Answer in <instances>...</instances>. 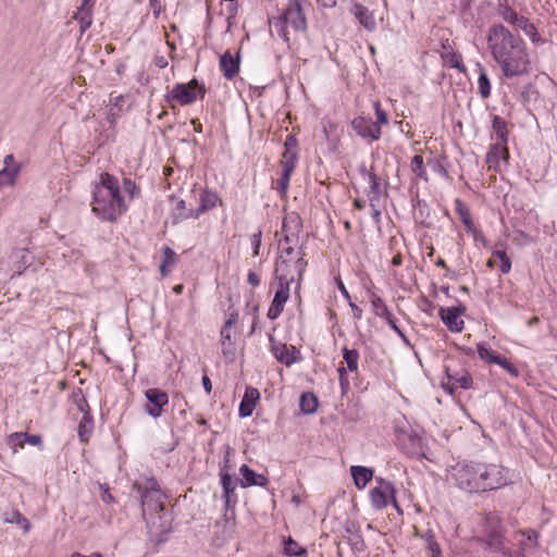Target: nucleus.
<instances>
[{
	"label": "nucleus",
	"instance_id": "1",
	"mask_svg": "<svg viewBox=\"0 0 557 557\" xmlns=\"http://www.w3.org/2000/svg\"><path fill=\"white\" fill-rule=\"evenodd\" d=\"M507 474V469L496 463L458 462L448 470V481L467 493H479L505 486Z\"/></svg>",
	"mask_w": 557,
	"mask_h": 557
},
{
	"label": "nucleus",
	"instance_id": "2",
	"mask_svg": "<svg viewBox=\"0 0 557 557\" xmlns=\"http://www.w3.org/2000/svg\"><path fill=\"white\" fill-rule=\"evenodd\" d=\"M487 40L492 55L506 77L528 73L530 60L527 48L523 41L515 37L504 25H493Z\"/></svg>",
	"mask_w": 557,
	"mask_h": 557
},
{
	"label": "nucleus",
	"instance_id": "3",
	"mask_svg": "<svg viewBox=\"0 0 557 557\" xmlns=\"http://www.w3.org/2000/svg\"><path fill=\"white\" fill-rule=\"evenodd\" d=\"M92 212L103 221L114 222L127 210L121 196L119 181L115 176L103 172L95 185L91 201Z\"/></svg>",
	"mask_w": 557,
	"mask_h": 557
},
{
	"label": "nucleus",
	"instance_id": "4",
	"mask_svg": "<svg viewBox=\"0 0 557 557\" xmlns=\"http://www.w3.org/2000/svg\"><path fill=\"white\" fill-rule=\"evenodd\" d=\"M476 541L493 553L504 549V534L500 518L495 512L481 515L476 529Z\"/></svg>",
	"mask_w": 557,
	"mask_h": 557
},
{
	"label": "nucleus",
	"instance_id": "5",
	"mask_svg": "<svg viewBox=\"0 0 557 557\" xmlns=\"http://www.w3.org/2000/svg\"><path fill=\"white\" fill-rule=\"evenodd\" d=\"M306 24L302 5L289 3L283 15L274 22V27L277 34L285 41H288V28L292 27L295 32H304L306 29Z\"/></svg>",
	"mask_w": 557,
	"mask_h": 557
},
{
	"label": "nucleus",
	"instance_id": "6",
	"mask_svg": "<svg viewBox=\"0 0 557 557\" xmlns=\"http://www.w3.org/2000/svg\"><path fill=\"white\" fill-rule=\"evenodd\" d=\"M139 491L141 496L144 517L146 516L147 511L151 513H158L163 510L164 495L156 481H148L143 490L139 487Z\"/></svg>",
	"mask_w": 557,
	"mask_h": 557
},
{
	"label": "nucleus",
	"instance_id": "7",
	"mask_svg": "<svg viewBox=\"0 0 557 557\" xmlns=\"http://www.w3.org/2000/svg\"><path fill=\"white\" fill-rule=\"evenodd\" d=\"M280 287L276 290L274 298L272 300V304L268 311V317L271 320H275L280 317V314L283 311L284 305L287 301L289 297V284H290V276L287 275V271L285 269V265L283 262L281 263L280 268Z\"/></svg>",
	"mask_w": 557,
	"mask_h": 557
},
{
	"label": "nucleus",
	"instance_id": "8",
	"mask_svg": "<svg viewBox=\"0 0 557 557\" xmlns=\"http://www.w3.org/2000/svg\"><path fill=\"white\" fill-rule=\"evenodd\" d=\"M376 483L377 485L370 492V499L373 507L376 509H382L385 508L389 502H392L397 511H400V508L395 498L396 491L393 483L382 478L376 479Z\"/></svg>",
	"mask_w": 557,
	"mask_h": 557
},
{
	"label": "nucleus",
	"instance_id": "9",
	"mask_svg": "<svg viewBox=\"0 0 557 557\" xmlns=\"http://www.w3.org/2000/svg\"><path fill=\"white\" fill-rule=\"evenodd\" d=\"M145 395L148 401L146 412L153 418H159L163 407L169 403L168 394L159 388H149Z\"/></svg>",
	"mask_w": 557,
	"mask_h": 557
},
{
	"label": "nucleus",
	"instance_id": "10",
	"mask_svg": "<svg viewBox=\"0 0 557 557\" xmlns=\"http://www.w3.org/2000/svg\"><path fill=\"white\" fill-rule=\"evenodd\" d=\"M198 83L196 79L190 81L187 85L176 84L168 96V100H175L181 106H187L196 100V91Z\"/></svg>",
	"mask_w": 557,
	"mask_h": 557
},
{
	"label": "nucleus",
	"instance_id": "11",
	"mask_svg": "<svg viewBox=\"0 0 557 557\" xmlns=\"http://www.w3.org/2000/svg\"><path fill=\"white\" fill-rule=\"evenodd\" d=\"M352 128L362 138H370L371 140H377L381 136L380 126L374 123L371 119L358 116L351 122Z\"/></svg>",
	"mask_w": 557,
	"mask_h": 557
},
{
	"label": "nucleus",
	"instance_id": "12",
	"mask_svg": "<svg viewBox=\"0 0 557 557\" xmlns=\"http://www.w3.org/2000/svg\"><path fill=\"white\" fill-rule=\"evenodd\" d=\"M272 352L274 354L277 361L286 364L287 367L301 360L300 351L295 346L274 343L272 345Z\"/></svg>",
	"mask_w": 557,
	"mask_h": 557
},
{
	"label": "nucleus",
	"instance_id": "13",
	"mask_svg": "<svg viewBox=\"0 0 557 557\" xmlns=\"http://www.w3.org/2000/svg\"><path fill=\"white\" fill-rule=\"evenodd\" d=\"M298 160V143L293 135H288L284 143V152L281 160L282 170H295Z\"/></svg>",
	"mask_w": 557,
	"mask_h": 557
},
{
	"label": "nucleus",
	"instance_id": "14",
	"mask_svg": "<svg viewBox=\"0 0 557 557\" xmlns=\"http://www.w3.org/2000/svg\"><path fill=\"white\" fill-rule=\"evenodd\" d=\"M28 263V251L26 249H16L11 252L9 260L7 262L2 260L0 265L3 268L12 264L10 277H14L15 275H20Z\"/></svg>",
	"mask_w": 557,
	"mask_h": 557
},
{
	"label": "nucleus",
	"instance_id": "15",
	"mask_svg": "<svg viewBox=\"0 0 557 557\" xmlns=\"http://www.w3.org/2000/svg\"><path fill=\"white\" fill-rule=\"evenodd\" d=\"M462 309L458 307L441 308L440 317L444 324L451 332H461L463 329V320L461 319Z\"/></svg>",
	"mask_w": 557,
	"mask_h": 557
},
{
	"label": "nucleus",
	"instance_id": "16",
	"mask_svg": "<svg viewBox=\"0 0 557 557\" xmlns=\"http://www.w3.org/2000/svg\"><path fill=\"white\" fill-rule=\"evenodd\" d=\"M288 243L289 237L285 236L284 243H280V255H283L286 258L295 259L293 264L295 272L298 274H304L307 265V262L304 260V252L300 249L289 246Z\"/></svg>",
	"mask_w": 557,
	"mask_h": 557
},
{
	"label": "nucleus",
	"instance_id": "17",
	"mask_svg": "<svg viewBox=\"0 0 557 557\" xmlns=\"http://www.w3.org/2000/svg\"><path fill=\"white\" fill-rule=\"evenodd\" d=\"M509 158L508 149L506 147L505 141H498L491 146L485 162L488 165V169H494L495 171L499 170L500 162L507 161Z\"/></svg>",
	"mask_w": 557,
	"mask_h": 557
},
{
	"label": "nucleus",
	"instance_id": "18",
	"mask_svg": "<svg viewBox=\"0 0 557 557\" xmlns=\"http://www.w3.org/2000/svg\"><path fill=\"white\" fill-rule=\"evenodd\" d=\"M351 13L367 30L373 32L376 28L373 13L364 5L355 3L351 8Z\"/></svg>",
	"mask_w": 557,
	"mask_h": 557
},
{
	"label": "nucleus",
	"instance_id": "19",
	"mask_svg": "<svg viewBox=\"0 0 557 557\" xmlns=\"http://www.w3.org/2000/svg\"><path fill=\"white\" fill-rule=\"evenodd\" d=\"M472 385V379L471 376L463 372L458 373L456 375L448 374L447 381H443L442 386L445 391H447L449 394H453L454 391L458 387L468 389Z\"/></svg>",
	"mask_w": 557,
	"mask_h": 557
},
{
	"label": "nucleus",
	"instance_id": "20",
	"mask_svg": "<svg viewBox=\"0 0 557 557\" xmlns=\"http://www.w3.org/2000/svg\"><path fill=\"white\" fill-rule=\"evenodd\" d=\"M220 67L227 79L235 77L239 70V57L226 51L220 59Z\"/></svg>",
	"mask_w": 557,
	"mask_h": 557
},
{
	"label": "nucleus",
	"instance_id": "21",
	"mask_svg": "<svg viewBox=\"0 0 557 557\" xmlns=\"http://www.w3.org/2000/svg\"><path fill=\"white\" fill-rule=\"evenodd\" d=\"M239 473L243 476V481H242L243 487L252 486V485L265 486L269 482L267 476L256 473L247 465H243L239 468Z\"/></svg>",
	"mask_w": 557,
	"mask_h": 557
},
{
	"label": "nucleus",
	"instance_id": "22",
	"mask_svg": "<svg viewBox=\"0 0 557 557\" xmlns=\"http://www.w3.org/2000/svg\"><path fill=\"white\" fill-rule=\"evenodd\" d=\"M259 397L260 394L257 388L248 387L239 405V416L244 418L251 416Z\"/></svg>",
	"mask_w": 557,
	"mask_h": 557
},
{
	"label": "nucleus",
	"instance_id": "23",
	"mask_svg": "<svg viewBox=\"0 0 557 557\" xmlns=\"http://www.w3.org/2000/svg\"><path fill=\"white\" fill-rule=\"evenodd\" d=\"M351 475L355 481V484L358 488H363L368 482L372 479L373 472L371 469L361 467V466H352Z\"/></svg>",
	"mask_w": 557,
	"mask_h": 557
},
{
	"label": "nucleus",
	"instance_id": "24",
	"mask_svg": "<svg viewBox=\"0 0 557 557\" xmlns=\"http://www.w3.org/2000/svg\"><path fill=\"white\" fill-rule=\"evenodd\" d=\"M218 200H219V197L215 193L210 191V190H205L200 197V206L195 211V218H198L201 213L213 209L216 206Z\"/></svg>",
	"mask_w": 557,
	"mask_h": 557
},
{
	"label": "nucleus",
	"instance_id": "25",
	"mask_svg": "<svg viewBox=\"0 0 557 557\" xmlns=\"http://www.w3.org/2000/svg\"><path fill=\"white\" fill-rule=\"evenodd\" d=\"M283 262V264L285 265V269L287 271V275H289L292 278H290V283L294 282V281H300L301 280V276L302 274H298L295 272L294 270V262H295V259L293 258H286L285 256L283 255H280L277 260H276V267H275V273H276V277L277 280L280 281V271H278V268L281 265V263Z\"/></svg>",
	"mask_w": 557,
	"mask_h": 557
},
{
	"label": "nucleus",
	"instance_id": "26",
	"mask_svg": "<svg viewBox=\"0 0 557 557\" xmlns=\"http://www.w3.org/2000/svg\"><path fill=\"white\" fill-rule=\"evenodd\" d=\"M91 12L92 5L81 4L75 14V18L78 21L81 25L82 33H84L91 25Z\"/></svg>",
	"mask_w": 557,
	"mask_h": 557
},
{
	"label": "nucleus",
	"instance_id": "27",
	"mask_svg": "<svg viewBox=\"0 0 557 557\" xmlns=\"http://www.w3.org/2000/svg\"><path fill=\"white\" fill-rule=\"evenodd\" d=\"M497 11H498V15L505 22L512 25L513 27H516L519 24L520 20H522V17H523V16L518 15V13L506 3L499 4Z\"/></svg>",
	"mask_w": 557,
	"mask_h": 557
},
{
	"label": "nucleus",
	"instance_id": "28",
	"mask_svg": "<svg viewBox=\"0 0 557 557\" xmlns=\"http://www.w3.org/2000/svg\"><path fill=\"white\" fill-rule=\"evenodd\" d=\"M476 67H478V72H479V78H478L479 94L483 99H486L491 95V83H490L487 74H486L484 67L482 66V64L478 63Z\"/></svg>",
	"mask_w": 557,
	"mask_h": 557
},
{
	"label": "nucleus",
	"instance_id": "29",
	"mask_svg": "<svg viewBox=\"0 0 557 557\" xmlns=\"http://www.w3.org/2000/svg\"><path fill=\"white\" fill-rule=\"evenodd\" d=\"M300 410L306 414H311L317 411L318 398L312 393H304L299 400Z\"/></svg>",
	"mask_w": 557,
	"mask_h": 557
},
{
	"label": "nucleus",
	"instance_id": "30",
	"mask_svg": "<svg viewBox=\"0 0 557 557\" xmlns=\"http://www.w3.org/2000/svg\"><path fill=\"white\" fill-rule=\"evenodd\" d=\"M92 433V419L89 412H85L78 424V436L83 443L88 442Z\"/></svg>",
	"mask_w": 557,
	"mask_h": 557
},
{
	"label": "nucleus",
	"instance_id": "31",
	"mask_svg": "<svg viewBox=\"0 0 557 557\" xmlns=\"http://www.w3.org/2000/svg\"><path fill=\"white\" fill-rule=\"evenodd\" d=\"M20 170V165H14L13 168H3L0 170V187L14 185Z\"/></svg>",
	"mask_w": 557,
	"mask_h": 557
},
{
	"label": "nucleus",
	"instance_id": "32",
	"mask_svg": "<svg viewBox=\"0 0 557 557\" xmlns=\"http://www.w3.org/2000/svg\"><path fill=\"white\" fill-rule=\"evenodd\" d=\"M173 222L178 223L183 220L195 218V211L186 208V203L184 200H178L173 210Z\"/></svg>",
	"mask_w": 557,
	"mask_h": 557
},
{
	"label": "nucleus",
	"instance_id": "33",
	"mask_svg": "<svg viewBox=\"0 0 557 557\" xmlns=\"http://www.w3.org/2000/svg\"><path fill=\"white\" fill-rule=\"evenodd\" d=\"M221 484L223 488V496L225 498V504L228 505L231 502V497L236 488V481L227 473H221Z\"/></svg>",
	"mask_w": 557,
	"mask_h": 557
},
{
	"label": "nucleus",
	"instance_id": "34",
	"mask_svg": "<svg viewBox=\"0 0 557 557\" xmlns=\"http://www.w3.org/2000/svg\"><path fill=\"white\" fill-rule=\"evenodd\" d=\"M233 334L231 330H221V345H222V352L226 357H233L235 347L234 343L232 341Z\"/></svg>",
	"mask_w": 557,
	"mask_h": 557
},
{
	"label": "nucleus",
	"instance_id": "35",
	"mask_svg": "<svg viewBox=\"0 0 557 557\" xmlns=\"http://www.w3.org/2000/svg\"><path fill=\"white\" fill-rule=\"evenodd\" d=\"M176 261V253L170 248L164 247L163 248V260L160 265V272L162 276H166L170 272V268L175 263Z\"/></svg>",
	"mask_w": 557,
	"mask_h": 557
},
{
	"label": "nucleus",
	"instance_id": "36",
	"mask_svg": "<svg viewBox=\"0 0 557 557\" xmlns=\"http://www.w3.org/2000/svg\"><path fill=\"white\" fill-rule=\"evenodd\" d=\"M221 15L225 16V20L231 25V21L235 18L237 13V1L236 0H222L221 3Z\"/></svg>",
	"mask_w": 557,
	"mask_h": 557
},
{
	"label": "nucleus",
	"instance_id": "37",
	"mask_svg": "<svg viewBox=\"0 0 557 557\" xmlns=\"http://www.w3.org/2000/svg\"><path fill=\"white\" fill-rule=\"evenodd\" d=\"M343 358L347 363V369L350 372H355L358 369L359 352L356 349H343Z\"/></svg>",
	"mask_w": 557,
	"mask_h": 557
},
{
	"label": "nucleus",
	"instance_id": "38",
	"mask_svg": "<svg viewBox=\"0 0 557 557\" xmlns=\"http://www.w3.org/2000/svg\"><path fill=\"white\" fill-rule=\"evenodd\" d=\"M371 304L373 307V311L377 317L389 319L391 312L388 308L386 307L385 302L379 297L373 295L371 298Z\"/></svg>",
	"mask_w": 557,
	"mask_h": 557
},
{
	"label": "nucleus",
	"instance_id": "39",
	"mask_svg": "<svg viewBox=\"0 0 557 557\" xmlns=\"http://www.w3.org/2000/svg\"><path fill=\"white\" fill-rule=\"evenodd\" d=\"M516 28L522 29L524 34L528 37H530L533 42L540 40L535 26L532 23H530L527 17L523 16L522 20H520L519 24L516 26Z\"/></svg>",
	"mask_w": 557,
	"mask_h": 557
},
{
	"label": "nucleus",
	"instance_id": "40",
	"mask_svg": "<svg viewBox=\"0 0 557 557\" xmlns=\"http://www.w3.org/2000/svg\"><path fill=\"white\" fill-rule=\"evenodd\" d=\"M410 168H411V171L418 177L428 182L429 178H428V174H426V171H425V168L423 164V158L421 156L417 154L411 159Z\"/></svg>",
	"mask_w": 557,
	"mask_h": 557
},
{
	"label": "nucleus",
	"instance_id": "41",
	"mask_svg": "<svg viewBox=\"0 0 557 557\" xmlns=\"http://www.w3.org/2000/svg\"><path fill=\"white\" fill-rule=\"evenodd\" d=\"M492 127L494 132L496 133L499 141L507 143V129H506V122L504 119H502L498 115H495L493 117V124Z\"/></svg>",
	"mask_w": 557,
	"mask_h": 557
},
{
	"label": "nucleus",
	"instance_id": "42",
	"mask_svg": "<svg viewBox=\"0 0 557 557\" xmlns=\"http://www.w3.org/2000/svg\"><path fill=\"white\" fill-rule=\"evenodd\" d=\"M444 62L451 67L459 70L460 72H465L466 67L462 64L461 57L455 52H447L443 54Z\"/></svg>",
	"mask_w": 557,
	"mask_h": 557
},
{
	"label": "nucleus",
	"instance_id": "43",
	"mask_svg": "<svg viewBox=\"0 0 557 557\" xmlns=\"http://www.w3.org/2000/svg\"><path fill=\"white\" fill-rule=\"evenodd\" d=\"M476 350L481 359L492 363L499 362V356L496 355L493 350H491L485 344H478Z\"/></svg>",
	"mask_w": 557,
	"mask_h": 557
},
{
	"label": "nucleus",
	"instance_id": "44",
	"mask_svg": "<svg viewBox=\"0 0 557 557\" xmlns=\"http://www.w3.org/2000/svg\"><path fill=\"white\" fill-rule=\"evenodd\" d=\"M284 552L288 556H301L302 554L306 553L305 549L301 548L299 544L292 539H288L285 542Z\"/></svg>",
	"mask_w": 557,
	"mask_h": 557
},
{
	"label": "nucleus",
	"instance_id": "45",
	"mask_svg": "<svg viewBox=\"0 0 557 557\" xmlns=\"http://www.w3.org/2000/svg\"><path fill=\"white\" fill-rule=\"evenodd\" d=\"M521 536L523 537V540L520 541V544H519L520 549L519 550L524 553L527 547H530V546L536 544V537H537L536 532H534V531L523 532V533H521Z\"/></svg>",
	"mask_w": 557,
	"mask_h": 557
},
{
	"label": "nucleus",
	"instance_id": "46",
	"mask_svg": "<svg viewBox=\"0 0 557 557\" xmlns=\"http://www.w3.org/2000/svg\"><path fill=\"white\" fill-rule=\"evenodd\" d=\"M457 205H458V212L460 214V218H461L463 224L466 225V228L469 232L475 233V228H474L473 222H472V220L470 218V213H469L468 209L465 208L462 206V203L459 202V201L457 202Z\"/></svg>",
	"mask_w": 557,
	"mask_h": 557
},
{
	"label": "nucleus",
	"instance_id": "47",
	"mask_svg": "<svg viewBox=\"0 0 557 557\" xmlns=\"http://www.w3.org/2000/svg\"><path fill=\"white\" fill-rule=\"evenodd\" d=\"M292 173H293V171H289V169L282 170V176L277 181L278 189L282 194H286V191L288 189Z\"/></svg>",
	"mask_w": 557,
	"mask_h": 557
},
{
	"label": "nucleus",
	"instance_id": "48",
	"mask_svg": "<svg viewBox=\"0 0 557 557\" xmlns=\"http://www.w3.org/2000/svg\"><path fill=\"white\" fill-rule=\"evenodd\" d=\"M123 189L129 196V199L138 196L139 188L136 186L135 182L131 178H124L123 181Z\"/></svg>",
	"mask_w": 557,
	"mask_h": 557
},
{
	"label": "nucleus",
	"instance_id": "49",
	"mask_svg": "<svg viewBox=\"0 0 557 557\" xmlns=\"http://www.w3.org/2000/svg\"><path fill=\"white\" fill-rule=\"evenodd\" d=\"M322 128L325 138L327 140L332 139L336 131V125L329 120H322Z\"/></svg>",
	"mask_w": 557,
	"mask_h": 557
},
{
	"label": "nucleus",
	"instance_id": "50",
	"mask_svg": "<svg viewBox=\"0 0 557 557\" xmlns=\"http://www.w3.org/2000/svg\"><path fill=\"white\" fill-rule=\"evenodd\" d=\"M261 237L262 232L259 230L257 233L252 234L250 237V243L253 249V256L257 257L260 253V247H261Z\"/></svg>",
	"mask_w": 557,
	"mask_h": 557
},
{
	"label": "nucleus",
	"instance_id": "51",
	"mask_svg": "<svg viewBox=\"0 0 557 557\" xmlns=\"http://www.w3.org/2000/svg\"><path fill=\"white\" fill-rule=\"evenodd\" d=\"M374 110H375V114H376L375 123L379 126L387 124L388 123L387 114L384 110L381 109V106L379 102H374Z\"/></svg>",
	"mask_w": 557,
	"mask_h": 557
},
{
	"label": "nucleus",
	"instance_id": "52",
	"mask_svg": "<svg viewBox=\"0 0 557 557\" xmlns=\"http://www.w3.org/2000/svg\"><path fill=\"white\" fill-rule=\"evenodd\" d=\"M426 557H442L438 544L434 542L432 539L428 540Z\"/></svg>",
	"mask_w": 557,
	"mask_h": 557
},
{
	"label": "nucleus",
	"instance_id": "53",
	"mask_svg": "<svg viewBox=\"0 0 557 557\" xmlns=\"http://www.w3.org/2000/svg\"><path fill=\"white\" fill-rule=\"evenodd\" d=\"M499 362H495L496 364H499L502 368H504L506 371H508L513 376H518V370L515 366H512L509 361L506 359L498 357Z\"/></svg>",
	"mask_w": 557,
	"mask_h": 557
},
{
	"label": "nucleus",
	"instance_id": "54",
	"mask_svg": "<svg viewBox=\"0 0 557 557\" xmlns=\"http://www.w3.org/2000/svg\"><path fill=\"white\" fill-rule=\"evenodd\" d=\"M9 442L14 444V445H18L21 448L24 447V433L22 432H15V433H12L10 436H9Z\"/></svg>",
	"mask_w": 557,
	"mask_h": 557
},
{
	"label": "nucleus",
	"instance_id": "55",
	"mask_svg": "<svg viewBox=\"0 0 557 557\" xmlns=\"http://www.w3.org/2000/svg\"><path fill=\"white\" fill-rule=\"evenodd\" d=\"M386 322L388 323V325L405 341L407 342V337L405 336V334L403 333V331L396 325V322H395V319L393 317V314L391 313V318L389 319H385Z\"/></svg>",
	"mask_w": 557,
	"mask_h": 557
},
{
	"label": "nucleus",
	"instance_id": "56",
	"mask_svg": "<svg viewBox=\"0 0 557 557\" xmlns=\"http://www.w3.org/2000/svg\"><path fill=\"white\" fill-rule=\"evenodd\" d=\"M24 442L37 446L41 443V437L39 435H29L24 433Z\"/></svg>",
	"mask_w": 557,
	"mask_h": 557
},
{
	"label": "nucleus",
	"instance_id": "57",
	"mask_svg": "<svg viewBox=\"0 0 557 557\" xmlns=\"http://www.w3.org/2000/svg\"><path fill=\"white\" fill-rule=\"evenodd\" d=\"M499 269H500V272L506 274L510 271L511 269V261L509 259V257H505L503 259H500V265H499Z\"/></svg>",
	"mask_w": 557,
	"mask_h": 557
},
{
	"label": "nucleus",
	"instance_id": "58",
	"mask_svg": "<svg viewBox=\"0 0 557 557\" xmlns=\"http://www.w3.org/2000/svg\"><path fill=\"white\" fill-rule=\"evenodd\" d=\"M237 319H238V314L237 313H232L228 319L225 321L222 330H231L232 331V326L237 322Z\"/></svg>",
	"mask_w": 557,
	"mask_h": 557
},
{
	"label": "nucleus",
	"instance_id": "59",
	"mask_svg": "<svg viewBox=\"0 0 557 557\" xmlns=\"http://www.w3.org/2000/svg\"><path fill=\"white\" fill-rule=\"evenodd\" d=\"M505 257H507L505 251L496 250V251L493 252V258L488 260L487 265L493 268L494 264H495V259H499L500 260V259H503Z\"/></svg>",
	"mask_w": 557,
	"mask_h": 557
},
{
	"label": "nucleus",
	"instance_id": "60",
	"mask_svg": "<svg viewBox=\"0 0 557 557\" xmlns=\"http://www.w3.org/2000/svg\"><path fill=\"white\" fill-rule=\"evenodd\" d=\"M499 554L504 555L505 557H523V552L521 550H518V552H511L509 550L508 548H506V546L504 545V549L498 552Z\"/></svg>",
	"mask_w": 557,
	"mask_h": 557
},
{
	"label": "nucleus",
	"instance_id": "61",
	"mask_svg": "<svg viewBox=\"0 0 557 557\" xmlns=\"http://www.w3.org/2000/svg\"><path fill=\"white\" fill-rule=\"evenodd\" d=\"M247 281L251 286H258L260 284V278L257 273L249 271L247 275Z\"/></svg>",
	"mask_w": 557,
	"mask_h": 557
},
{
	"label": "nucleus",
	"instance_id": "62",
	"mask_svg": "<svg viewBox=\"0 0 557 557\" xmlns=\"http://www.w3.org/2000/svg\"><path fill=\"white\" fill-rule=\"evenodd\" d=\"M349 306L354 312V318L357 319V320H360L361 317H362V310L357 306L355 305L354 302H349Z\"/></svg>",
	"mask_w": 557,
	"mask_h": 557
},
{
	"label": "nucleus",
	"instance_id": "63",
	"mask_svg": "<svg viewBox=\"0 0 557 557\" xmlns=\"http://www.w3.org/2000/svg\"><path fill=\"white\" fill-rule=\"evenodd\" d=\"M23 516L18 511H14L12 513V519H7L8 522H16V523H23Z\"/></svg>",
	"mask_w": 557,
	"mask_h": 557
},
{
	"label": "nucleus",
	"instance_id": "64",
	"mask_svg": "<svg viewBox=\"0 0 557 557\" xmlns=\"http://www.w3.org/2000/svg\"><path fill=\"white\" fill-rule=\"evenodd\" d=\"M3 163H4V168H13L14 165H16L14 163V157L13 154H7L3 159Z\"/></svg>",
	"mask_w": 557,
	"mask_h": 557
}]
</instances>
